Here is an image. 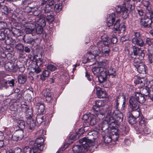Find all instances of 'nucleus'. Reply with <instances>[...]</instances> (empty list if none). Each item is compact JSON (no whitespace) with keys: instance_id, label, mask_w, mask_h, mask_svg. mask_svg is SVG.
I'll list each match as a JSON object with an SVG mask.
<instances>
[{"instance_id":"f257e3e1","label":"nucleus","mask_w":153,"mask_h":153,"mask_svg":"<svg viewBox=\"0 0 153 153\" xmlns=\"http://www.w3.org/2000/svg\"><path fill=\"white\" fill-rule=\"evenodd\" d=\"M79 143L81 145L74 146L72 148V150L74 153H83L86 152L89 148L95 145L94 143L91 140L84 137L79 140Z\"/></svg>"},{"instance_id":"f03ea898","label":"nucleus","mask_w":153,"mask_h":153,"mask_svg":"<svg viewBox=\"0 0 153 153\" xmlns=\"http://www.w3.org/2000/svg\"><path fill=\"white\" fill-rule=\"evenodd\" d=\"M115 14L114 13L108 15L106 19V23L108 27L112 26L115 22L113 28V31L116 33L117 31H119L121 33H123L125 30V27L124 25H120V21L117 20L116 22Z\"/></svg>"},{"instance_id":"7ed1b4c3","label":"nucleus","mask_w":153,"mask_h":153,"mask_svg":"<svg viewBox=\"0 0 153 153\" xmlns=\"http://www.w3.org/2000/svg\"><path fill=\"white\" fill-rule=\"evenodd\" d=\"M130 2V0H125L124 4L122 7L118 6L116 7L117 13L118 14L121 13L124 19L128 17L132 10V5Z\"/></svg>"},{"instance_id":"20e7f679","label":"nucleus","mask_w":153,"mask_h":153,"mask_svg":"<svg viewBox=\"0 0 153 153\" xmlns=\"http://www.w3.org/2000/svg\"><path fill=\"white\" fill-rule=\"evenodd\" d=\"M114 123V120L113 119L112 113L109 109L108 111L105 120L100 123V128L102 131H105L108 128L109 124L111 125Z\"/></svg>"},{"instance_id":"39448f33","label":"nucleus","mask_w":153,"mask_h":153,"mask_svg":"<svg viewBox=\"0 0 153 153\" xmlns=\"http://www.w3.org/2000/svg\"><path fill=\"white\" fill-rule=\"evenodd\" d=\"M134 96H131L129 97V104L139 106V103H144L146 101L144 96L141 93L135 92Z\"/></svg>"},{"instance_id":"423d86ee","label":"nucleus","mask_w":153,"mask_h":153,"mask_svg":"<svg viewBox=\"0 0 153 153\" xmlns=\"http://www.w3.org/2000/svg\"><path fill=\"white\" fill-rule=\"evenodd\" d=\"M129 115H131L137 118L139 117L140 111L139 106L137 107L136 105L129 104Z\"/></svg>"},{"instance_id":"0eeeda50","label":"nucleus","mask_w":153,"mask_h":153,"mask_svg":"<svg viewBox=\"0 0 153 153\" xmlns=\"http://www.w3.org/2000/svg\"><path fill=\"white\" fill-rule=\"evenodd\" d=\"M152 19L150 17L144 16L140 19V25L142 27H148L152 29L153 27V22Z\"/></svg>"},{"instance_id":"6e6552de","label":"nucleus","mask_w":153,"mask_h":153,"mask_svg":"<svg viewBox=\"0 0 153 153\" xmlns=\"http://www.w3.org/2000/svg\"><path fill=\"white\" fill-rule=\"evenodd\" d=\"M42 97H45V101L47 103H50L52 101L53 95L52 92L48 89H45L41 93Z\"/></svg>"},{"instance_id":"1a4fd4ad","label":"nucleus","mask_w":153,"mask_h":153,"mask_svg":"<svg viewBox=\"0 0 153 153\" xmlns=\"http://www.w3.org/2000/svg\"><path fill=\"white\" fill-rule=\"evenodd\" d=\"M134 35L132 39V42L134 44L140 47H143L144 43L141 38V35L139 32H134Z\"/></svg>"},{"instance_id":"9d476101","label":"nucleus","mask_w":153,"mask_h":153,"mask_svg":"<svg viewBox=\"0 0 153 153\" xmlns=\"http://www.w3.org/2000/svg\"><path fill=\"white\" fill-rule=\"evenodd\" d=\"M113 130V129L111 130L109 136L105 137L104 141L105 143H109L112 140H117L118 138L117 133L116 131H114Z\"/></svg>"},{"instance_id":"9b49d317","label":"nucleus","mask_w":153,"mask_h":153,"mask_svg":"<svg viewBox=\"0 0 153 153\" xmlns=\"http://www.w3.org/2000/svg\"><path fill=\"white\" fill-rule=\"evenodd\" d=\"M111 110L110 108L107 107H102L100 108V109L99 108L98 111H93L94 112L95 114L97 115V117L98 118L99 120L102 119L103 118V116L105 115V114L107 113L109 109Z\"/></svg>"},{"instance_id":"f8f14e48","label":"nucleus","mask_w":153,"mask_h":153,"mask_svg":"<svg viewBox=\"0 0 153 153\" xmlns=\"http://www.w3.org/2000/svg\"><path fill=\"white\" fill-rule=\"evenodd\" d=\"M44 140L43 138L42 137H37L34 143V147L39 149V150L42 151L45 147L43 143Z\"/></svg>"},{"instance_id":"ddd939ff","label":"nucleus","mask_w":153,"mask_h":153,"mask_svg":"<svg viewBox=\"0 0 153 153\" xmlns=\"http://www.w3.org/2000/svg\"><path fill=\"white\" fill-rule=\"evenodd\" d=\"M4 68L7 71L16 72L18 70V66L13 62H8L5 64Z\"/></svg>"},{"instance_id":"4468645a","label":"nucleus","mask_w":153,"mask_h":153,"mask_svg":"<svg viewBox=\"0 0 153 153\" xmlns=\"http://www.w3.org/2000/svg\"><path fill=\"white\" fill-rule=\"evenodd\" d=\"M97 121V120L96 118V116L92 115L90 116V119H88V123H83V126L84 127H88L90 125L93 126L96 125Z\"/></svg>"},{"instance_id":"2eb2a0df","label":"nucleus","mask_w":153,"mask_h":153,"mask_svg":"<svg viewBox=\"0 0 153 153\" xmlns=\"http://www.w3.org/2000/svg\"><path fill=\"white\" fill-rule=\"evenodd\" d=\"M113 115L114 114V117L113 119L114 122L116 121L117 123H120L123 120V114L119 110H115L114 111Z\"/></svg>"},{"instance_id":"dca6fc26","label":"nucleus","mask_w":153,"mask_h":153,"mask_svg":"<svg viewBox=\"0 0 153 153\" xmlns=\"http://www.w3.org/2000/svg\"><path fill=\"white\" fill-rule=\"evenodd\" d=\"M101 39L102 41L99 42L97 44V45L100 47V44H103L104 45H109L111 42V39L108 37L107 35L104 34L101 36Z\"/></svg>"},{"instance_id":"f3484780","label":"nucleus","mask_w":153,"mask_h":153,"mask_svg":"<svg viewBox=\"0 0 153 153\" xmlns=\"http://www.w3.org/2000/svg\"><path fill=\"white\" fill-rule=\"evenodd\" d=\"M33 36V35L32 34L25 36L23 38L24 42L33 45L35 42L36 39Z\"/></svg>"},{"instance_id":"a211bd4d","label":"nucleus","mask_w":153,"mask_h":153,"mask_svg":"<svg viewBox=\"0 0 153 153\" xmlns=\"http://www.w3.org/2000/svg\"><path fill=\"white\" fill-rule=\"evenodd\" d=\"M46 16L44 15H41L39 17H37L36 19V24L39 26L42 27H44L46 25V22L45 18Z\"/></svg>"},{"instance_id":"6ab92c4d","label":"nucleus","mask_w":153,"mask_h":153,"mask_svg":"<svg viewBox=\"0 0 153 153\" xmlns=\"http://www.w3.org/2000/svg\"><path fill=\"white\" fill-rule=\"evenodd\" d=\"M110 52V48L109 45H104L102 47L100 55H101V56H102L108 57L109 55Z\"/></svg>"},{"instance_id":"aec40b11","label":"nucleus","mask_w":153,"mask_h":153,"mask_svg":"<svg viewBox=\"0 0 153 153\" xmlns=\"http://www.w3.org/2000/svg\"><path fill=\"white\" fill-rule=\"evenodd\" d=\"M96 94L98 98H104L106 97L107 93L105 91L102 90L98 87H96Z\"/></svg>"},{"instance_id":"412c9836","label":"nucleus","mask_w":153,"mask_h":153,"mask_svg":"<svg viewBox=\"0 0 153 153\" xmlns=\"http://www.w3.org/2000/svg\"><path fill=\"white\" fill-rule=\"evenodd\" d=\"M107 75L106 69H104V71L102 72L98 76H97L99 82L100 83H102L105 82L106 80Z\"/></svg>"},{"instance_id":"4be33fe9","label":"nucleus","mask_w":153,"mask_h":153,"mask_svg":"<svg viewBox=\"0 0 153 153\" xmlns=\"http://www.w3.org/2000/svg\"><path fill=\"white\" fill-rule=\"evenodd\" d=\"M22 112L25 113L26 114V117L27 118H31L32 117L33 113L28 108V107L27 105H25L22 106Z\"/></svg>"},{"instance_id":"5701e85b","label":"nucleus","mask_w":153,"mask_h":153,"mask_svg":"<svg viewBox=\"0 0 153 153\" xmlns=\"http://www.w3.org/2000/svg\"><path fill=\"white\" fill-rule=\"evenodd\" d=\"M27 118V123L29 127V128L31 130H33L36 127L35 122L32 118V117L30 118Z\"/></svg>"},{"instance_id":"b1692460","label":"nucleus","mask_w":153,"mask_h":153,"mask_svg":"<svg viewBox=\"0 0 153 153\" xmlns=\"http://www.w3.org/2000/svg\"><path fill=\"white\" fill-rule=\"evenodd\" d=\"M106 68L104 67H94L92 69L94 74L96 76H98L101 73L104 71V69Z\"/></svg>"},{"instance_id":"393cba45","label":"nucleus","mask_w":153,"mask_h":153,"mask_svg":"<svg viewBox=\"0 0 153 153\" xmlns=\"http://www.w3.org/2000/svg\"><path fill=\"white\" fill-rule=\"evenodd\" d=\"M104 105V103L101 100H98L95 101V104L94 105L92 108L93 111H98L99 108H101Z\"/></svg>"},{"instance_id":"a878e982","label":"nucleus","mask_w":153,"mask_h":153,"mask_svg":"<svg viewBox=\"0 0 153 153\" xmlns=\"http://www.w3.org/2000/svg\"><path fill=\"white\" fill-rule=\"evenodd\" d=\"M10 33L13 36L18 37L21 35L22 32L19 29L16 28H13L11 31L9 30Z\"/></svg>"},{"instance_id":"bb28decb","label":"nucleus","mask_w":153,"mask_h":153,"mask_svg":"<svg viewBox=\"0 0 153 153\" xmlns=\"http://www.w3.org/2000/svg\"><path fill=\"white\" fill-rule=\"evenodd\" d=\"M140 93L143 95L147 96H149L150 92L149 90V87H146L143 88V87L140 88Z\"/></svg>"},{"instance_id":"cd10ccee","label":"nucleus","mask_w":153,"mask_h":153,"mask_svg":"<svg viewBox=\"0 0 153 153\" xmlns=\"http://www.w3.org/2000/svg\"><path fill=\"white\" fill-rule=\"evenodd\" d=\"M87 56L88 57L86 59V60L85 59L83 60V62L84 63L91 62V60L94 59L95 57V56L92 53L91 51L88 52Z\"/></svg>"},{"instance_id":"c85d7f7f","label":"nucleus","mask_w":153,"mask_h":153,"mask_svg":"<svg viewBox=\"0 0 153 153\" xmlns=\"http://www.w3.org/2000/svg\"><path fill=\"white\" fill-rule=\"evenodd\" d=\"M100 48L98 46V47L96 46H93L92 47V49H93V51L92 52V53L93 55L96 57V56H101L100 55V53L101 51L100 49L99 48Z\"/></svg>"},{"instance_id":"c756f323","label":"nucleus","mask_w":153,"mask_h":153,"mask_svg":"<svg viewBox=\"0 0 153 153\" xmlns=\"http://www.w3.org/2000/svg\"><path fill=\"white\" fill-rule=\"evenodd\" d=\"M36 108L38 109V112L41 114H43L45 111V106L43 104L40 102L37 103Z\"/></svg>"},{"instance_id":"7c9ffc66","label":"nucleus","mask_w":153,"mask_h":153,"mask_svg":"<svg viewBox=\"0 0 153 153\" xmlns=\"http://www.w3.org/2000/svg\"><path fill=\"white\" fill-rule=\"evenodd\" d=\"M27 77L25 74H20L18 77V79L19 83L22 84L24 83L26 81Z\"/></svg>"},{"instance_id":"2f4dec72","label":"nucleus","mask_w":153,"mask_h":153,"mask_svg":"<svg viewBox=\"0 0 153 153\" xmlns=\"http://www.w3.org/2000/svg\"><path fill=\"white\" fill-rule=\"evenodd\" d=\"M146 16L153 19V11L152 10L151 7H148L146 8Z\"/></svg>"},{"instance_id":"473e14b6","label":"nucleus","mask_w":153,"mask_h":153,"mask_svg":"<svg viewBox=\"0 0 153 153\" xmlns=\"http://www.w3.org/2000/svg\"><path fill=\"white\" fill-rule=\"evenodd\" d=\"M24 25L25 27L32 28L33 29L36 27L35 23L33 22H26Z\"/></svg>"},{"instance_id":"72a5a7b5","label":"nucleus","mask_w":153,"mask_h":153,"mask_svg":"<svg viewBox=\"0 0 153 153\" xmlns=\"http://www.w3.org/2000/svg\"><path fill=\"white\" fill-rule=\"evenodd\" d=\"M6 43L8 45H14L16 43V41L15 39H13L11 37L7 36V38L5 40Z\"/></svg>"},{"instance_id":"f704fd0d","label":"nucleus","mask_w":153,"mask_h":153,"mask_svg":"<svg viewBox=\"0 0 153 153\" xmlns=\"http://www.w3.org/2000/svg\"><path fill=\"white\" fill-rule=\"evenodd\" d=\"M49 74V71L47 70H44L40 75V79L42 80H45V78L48 77Z\"/></svg>"},{"instance_id":"c9c22d12","label":"nucleus","mask_w":153,"mask_h":153,"mask_svg":"<svg viewBox=\"0 0 153 153\" xmlns=\"http://www.w3.org/2000/svg\"><path fill=\"white\" fill-rule=\"evenodd\" d=\"M139 73L144 74L146 72L145 65L144 64H142L140 66L137 68Z\"/></svg>"},{"instance_id":"e433bc0d","label":"nucleus","mask_w":153,"mask_h":153,"mask_svg":"<svg viewBox=\"0 0 153 153\" xmlns=\"http://www.w3.org/2000/svg\"><path fill=\"white\" fill-rule=\"evenodd\" d=\"M135 83L136 84L138 85L140 84V87H141L144 85L145 81H144L143 78H140L136 80Z\"/></svg>"},{"instance_id":"4c0bfd02","label":"nucleus","mask_w":153,"mask_h":153,"mask_svg":"<svg viewBox=\"0 0 153 153\" xmlns=\"http://www.w3.org/2000/svg\"><path fill=\"white\" fill-rule=\"evenodd\" d=\"M141 60L137 59V58L135 59L133 63V65L136 69L140 66L142 64H144L142 62Z\"/></svg>"},{"instance_id":"58836bf2","label":"nucleus","mask_w":153,"mask_h":153,"mask_svg":"<svg viewBox=\"0 0 153 153\" xmlns=\"http://www.w3.org/2000/svg\"><path fill=\"white\" fill-rule=\"evenodd\" d=\"M135 56V59L137 58V59L141 60L143 59L145 54L141 50V52H138L137 55H136Z\"/></svg>"},{"instance_id":"ea45409f","label":"nucleus","mask_w":153,"mask_h":153,"mask_svg":"<svg viewBox=\"0 0 153 153\" xmlns=\"http://www.w3.org/2000/svg\"><path fill=\"white\" fill-rule=\"evenodd\" d=\"M128 118L129 123L131 125L135 124L136 123V119L131 115H129Z\"/></svg>"},{"instance_id":"a19ab883","label":"nucleus","mask_w":153,"mask_h":153,"mask_svg":"<svg viewBox=\"0 0 153 153\" xmlns=\"http://www.w3.org/2000/svg\"><path fill=\"white\" fill-rule=\"evenodd\" d=\"M0 10L1 12L6 15L8 14L9 12L8 8L5 5L1 6Z\"/></svg>"},{"instance_id":"79ce46f5","label":"nucleus","mask_w":153,"mask_h":153,"mask_svg":"<svg viewBox=\"0 0 153 153\" xmlns=\"http://www.w3.org/2000/svg\"><path fill=\"white\" fill-rule=\"evenodd\" d=\"M132 49L133 50V53L134 56L137 55L138 52H141L140 49L135 45L132 46Z\"/></svg>"},{"instance_id":"37998d69","label":"nucleus","mask_w":153,"mask_h":153,"mask_svg":"<svg viewBox=\"0 0 153 153\" xmlns=\"http://www.w3.org/2000/svg\"><path fill=\"white\" fill-rule=\"evenodd\" d=\"M54 9L55 11L58 13L60 12L62 8V4H57L54 6Z\"/></svg>"},{"instance_id":"c03bdc74","label":"nucleus","mask_w":153,"mask_h":153,"mask_svg":"<svg viewBox=\"0 0 153 153\" xmlns=\"http://www.w3.org/2000/svg\"><path fill=\"white\" fill-rule=\"evenodd\" d=\"M44 120V117L41 115H38L36 118V121L38 124H40Z\"/></svg>"},{"instance_id":"a18cd8bd","label":"nucleus","mask_w":153,"mask_h":153,"mask_svg":"<svg viewBox=\"0 0 153 153\" xmlns=\"http://www.w3.org/2000/svg\"><path fill=\"white\" fill-rule=\"evenodd\" d=\"M15 133L17 135L19 138L21 140L24 137V133L23 131L20 130L16 131Z\"/></svg>"},{"instance_id":"49530a36","label":"nucleus","mask_w":153,"mask_h":153,"mask_svg":"<svg viewBox=\"0 0 153 153\" xmlns=\"http://www.w3.org/2000/svg\"><path fill=\"white\" fill-rule=\"evenodd\" d=\"M35 148L34 147L30 148L28 146H25L24 148V151L25 153H32V150L35 149Z\"/></svg>"},{"instance_id":"de8ad7c7","label":"nucleus","mask_w":153,"mask_h":153,"mask_svg":"<svg viewBox=\"0 0 153 153\" xmlns=\"http://www.w3.org/2000/svg\"><path fill=\"white\" fill-rule=\"evenodd\" d=\"M79 135L77 134H72L69 137V139L71 140V142L72 143L74 140H76V139L78 138Z\"/></svg>"},{"instance_id":"09e8293b","label":"nucleus","mask_w":153,"mask_h":153,"mask_svg":"<svg viewBox=\"0 0 153 153\" xmlns=\"http://www.w3.org/2000/svg\"><path fill=\"white\" fill-rule=\"evenodd\" d=\"M18 126L21 129L24 128L25 126V123L22 120H19L18 121Z\"/></svg>"},{"instance_id":"8fccbe9b","label":"nucleus","mask_w":153,"mask_h":153,"mask_svg":"<svg viewBox=\"0 0 153 153\" xmlns=\"http://www.w3.org/2000/svg\"><path fill=\"white\" fill-rule=\"evenodd\" d=\"M46 62L45 59H43L39 58V59H37L36 61V64L38 66H41L43 63H45Z\"/></svg>"},{"instance_id":"3c124183","label":"nucleus","mask_w":153,"mask_h":153,"mask_svg":"<svg viewBox=\"0 0 153 153\" xmlns=\"http://www.w3.org/2000/svg\"><path fill=\"white\" fill-rule=\"evenodd\" d=\"M47 68L48 70L51 71H54L56 69V67L54 65L51 64L48 65L47 66Z\"/></svg>"},{"instance_id":"603ef678","label":"nucleus","mask_w":153,"mask_h":153,"mask_svg":"<svg viewBox=\"0 0 153 153\" xmlns=\"http://www.w3.org/2000/svg\"><path fill=\"white\" fill-rule=\"evenodd\" d=\"M43 31L42 27L38 25L36 28V31L37 34H41Z\"/></svg>"},{"instance_id":"864d4df0","label":"nucleus","mask_w":153,"mask_h":153,"mask_svg":"<svg viewBox=\"0 0 153 153\" xmlns=\"http://www.w3.org/2000/svg\"><path fill=\"white\" fill-rule=\"evenodd\" d=\"M53 9L52 7H50L47 4L45 6L44 11L45 13H48L50 12Z\"/></svg>"},{"instance_id":"5fc2aeb1","label":"nucleus","mask_w":153,"mask_h":153,"mask_svg":"<svg viewBox=\"0 0 153 153\" xmlns=\"http://www.w3.org/2000/svg\"><path fill=\"white\" fill-rule=\"evenodd\" d=\"M83 126V127L80 128L78 131L79 135L83 134L85 131H86L88 130L87 127H84Z\"/></svg>"},{"instance_id":"6e6d98bb","label":"nucleus","mask_w":153,"mask_h":153,"mask_svg":"<svg viewBox=\"0 0 153 153\" xmlns=\"http://www.w3.org/2000/svg\"><path fill=\"white\" fill-rule=\"evenodd\" d=\"M7 81H6L3 79L1 80L0 81V84L1 85V86L7 88Z\"/></svg>"},{"instance_id":"4d7b16f0","label":"nucleus","mask_w":153,"mask_h":153,"mask_svg":"<svg viewBox=\"0 0 153 153\" xmlns=\"http://www.w3.org/2000/svg\"><path fill=\"white\" fill-rule=\"evenodd\" d=\"M139 128V130L141 133L144 132L145 134L148 133V129H147L146 127H145V126H144V127H141V128H140V126Z\"/></svg>"},{"instance_id":"13d9d810","label":"nucleus","mask_w":153,"mask_h":153,"mask_svg":"<svg viewBox=\"0 0 153 153\" xmlns=\"http://www.w3.org/2000/svg\"><path fill=\"white\" fill-rule=\"evenodd\" d=\"M46 19V20L49 22H52L54 20L53 16L51 14L47 15Z\"/></svg>"},{"instance_id":"bf43d9fd","label":"nucleus","mask_w":153,"mask_h":153,"mask_svg":"<svg viewBox=\"0 0 153 153\" xmlns=\"http://www.w3.org/2000/svg\"><path fill=\"white\" fill-rule=\"evenodd\" d=\"M15 47L16 49L20 51H23L24 49L23 45L21 43H19L16 45Z\"/></svg>"},{"instance_id":"052dcab7","label":"nucleus","mask_w":153,"mask_h":153,"mask_svg":"<svg viewBox=\"0 0 153 153\" xmlns=\"http://www.w3.org/2000/svg\"><path fill=\"white\" fill-rule=\"evenodd\" d=\"M118 98H117L115 100V102L114 103V106L113 107V108L114 109V111L115 110H118V106L119 104V102H118Z\"/></svg>"},{"instance_id":"680f3d73","label":"nucleus","mask_w":153,"mask_h":153,"mask_svg":"<svg viewBox=\"0 0 153 153\" xmlns=\"http://www.w3.org/2000/svg\"><path fill=\"white\" fill-rule=\"evenodd\" d=\"M149 60L150 63L153 65V53L151 52L149 53L148 55Z\"/></svg>"},{"instance_id":"e2e57ef3","label":"nucleus","mask_w":153,"mask_h":153,"mask_svg":"<svg viewBox=\"0 0 153 153\" xmlns=\"http://www.w3.org/2000/svg\"><path fill=\"white\" fill-rule=\"evenodd\" d=\"M90 116L89 114H85L83 116L82 119L84 120L83 123H88V119H90Z\"/></svg>"},{"instance_id":"0e129e2a","label":"nucleus","mask_w":153,"mask_h":153,"mask_svg":"<svg viewBox=\"0 0 153 153\" xmlns=\"http://www.w3.org/2000/svg\"><path fill=\"white\" fill-rule=\"evenodd\" d=\"M7 26V23L3 22H0V30L4 29Z\"/></svg>"},{"instance_id":"69168bd1","label":"nucleus","mask_w":153,"mask_h":153,"mask_svg":"<svg viewBox=\"0 0 153 153\" xmlns=\"http://www.w3.org/2000/svg\"><path fill=\"white\" fill-rule=\"evenodd\" d=\"M108 75L111 74H113L116 73H115V70L112 67H111L110 68H109L108 71Z\"/></svg>"},{"instance_id":"338daca9","label":"nucleus","mask_w":153,"mask_h":153,"mask_svg":"<svg viewBox=\"0 0 153 153\" xmlns=\"http://www.w3.org/2000/svg\"><path fill=\"white\" fill-rule=\"evenodd\" d=\"M33 71L30 72V74H33V72L35 73L36 74L39 73L41 71V69L38 66L37 67H36L33 68Z\"/></svg>"},{"instance_id":"774afa93","label":"nucleus","mask_w":153,"mask_h":153,"mask_svg":"<svg viewBox=\"0 0 153 153\" xmlns=\"http://www.w3.org/2000/svg\"><path fill=\"white\" fill-rule=\"evenodd\" d=\"M11 139L12 140L17 141L19 140H21L16 135L15 133H14L12 135L11 137Z\"/></svg>"}]
</instances>
